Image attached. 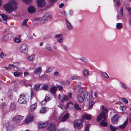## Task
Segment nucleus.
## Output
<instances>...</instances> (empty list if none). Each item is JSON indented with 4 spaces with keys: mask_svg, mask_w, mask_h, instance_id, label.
<instances>
[{
    "mask_svg": "<svg viewBox=\"0 0 131 131\" xmlns=\"http://www.w3.org/2000/svg\"><path fill=\"white\" fill-rule=\"evenodd\" d=\"M17 4L15 0H11L9 3H6L4 5V9L8 12L11 13L13 10L16 9Z\"/></svg>",
    "mask_w": 131,
    "mask_h": 131,
    "instance_id": "obj_1",
    "label": "nucleus"
},
{
    "mask_svg": "<svg viewBox=\"0 0 131 131\" xmlns=\"http://www.w3.org/2000/svg\"><path fill=\"white\" fill-rule=\"evenodd\" d=\"M102 119H103V120L100 122V125L103 126H107V123L105 121L106 118L105 113L103 111H102V112L99 114L97 118V120L98 122H100Z\"/></svg>",
    "mask_w": 131,
    "mask_h": 131,
    "instance_id": "obj_2",
    "label": "nucleus"
},
{
    "mask_svg": "<svg viewBox=\"0 0 131 131\" xmlns=\"http://www.w3.org/2000/svg\"><path fill=\"white\" fill-rule=\"evenodd\" d=\"M23 118V117L19 115H16L14 117L12 120L13 124H17Z\"/></svg>",
    "mask_w": 131,
    "mask_h": 131,
    "instance_id": "obj_3",
    "label": "nucleus"
},
{
    "mask_svg": "<svg viewBox=\"0 0 131 131\" xmlns=\"http://www.w3.org/2000/svg\"><path fill=\"white\" fill-rule=\"evenodd\" d=\"M82 119H76L74 121V126L75 128L80 129L82 127Z\"/></svg>",
    "mask_w": 131,
    "mask_h": 131,
    "instance_id": "obj_4",
    "label": "nucleus"
},
{
    "mask_svg": "<svg viewBox=\"0 0 131 131\" xmlns=\"http://www.w3.org/2000/svg\"><path fill=\"white\" fill-rule=\"evenodd\" d=\"M27 99L25 94L22 93L20 95L18 102L20 104H25L27 103Z\"/></svg>",
    "mask_w": 131,
    "mask_h": 131,
    "instance_id": "obj_5",
    "label": "nucleus"
},
{
    "mask_svg": "<svg viewBox=\"0 0 131 131\" xmlns=\"http://www.w3.org/2000/svg\"><path fill=\"white\" fill-rule=\"evenodd\" d=\"M52 17L51 15L47 13L44 15L42 18L41 21L44 23L47 21L49 18H52Z\"/></svg>",
    "mask_w": 131,
    "mask_h": 131,
    "instance_id": "obj_6",
    "label": "nucleus"
},
{
    "mask_svg": "<svg viewBox=\"0 0 131 131\" xmlns=\"http://www.w3.org/2000/svg\"><path fill=\"white\" fill-rule=\"evenodd\" d=\"M37 4L38 7H43L46 5V3L45 0H37Z\"/></svg>",
    "mask_w": 131,
    "mask_h": 131,
    "instance_id": "obj_7",
    "label": "nucleus"
},
{
    "mask_svg": "<svg viewBox=\"0 0 131 131\" xmlns=\"http://www.w3.org/2000/svg\"><path fill=\"white\" fill-rule=\"evenodd\" d=\"M34 118V117L33 115L31 114H29L27 116L25 120V122L28 123L32 121Z\"/></svg>",
    "mask_w": 131,
    "mask_h": 131,
    "instance_id": "obj_8",
    "label": "nucleus"
},
{
    "mask_svg": "<svg viewBox=\"0 0 131 131\" xmlns=\"http://www.w3.org/2000/svg\"><path fill=\"white\" fill-rule=\"evenodd\" d=\"M27 50V45L25 43L22 44L20 47V52L23 53L25 52Z\"/></svg>",
    "mask_w": 131,
    "mask_h": 131,
    "instance_id": "obj_9",
    "label": "nucleus"
},
{
    "mask_svg": "<svg viewBox=\"0 0 131 131\" xmlns=\"http://www.w3.org/2000/svg\"><path fill=\"white\" fill-rule=\"evenodd\" d=\"M48 129L49 131H56V128L55 125L52 123L49 125Z\"/></svg>",
    "mask_w": 131,
    "mask_h": 131,
    "instance_id": "obj_10",
    "label": "nucleus"
},
{
    "mask_svg": "<svg viewBox=\"0 0 131 131\" xmlns=\"http://www.w3.org/2000/svg\"><path fill=\"white\" fill-rule=\"evenodd\" d=\"M66 26L68 29L70 30H72L73 29V27L72 24L66 18Z\"/></svg>",
    "mask_w": 131,
    "mask_h": 131,
    "instance_id": "obj_11",
    "label": "nucleus"
},
{
    "mask_svg": "<svg viewBox=\"0 0 131 131\" xmlns=\"http://www.w3.org/2000/svg\"><path fill=\"white\" fill-rule=\"evenodd\" d=\"M49 124L48 122H47L44 123H40L38 124L39 128L40 129L46 127Z\"/></svg>",
    "mask_w": 131,
    "mask_h": 131,
    "instance_id": "obj_12",
    "label": "nucleus"
},
{
    "mask_svg": "<svg viewBox=\"0 0 131 131\" xmlns=\"http://www.w3.org/2000/svg\"><path fill=\"white\" fill-rule=\"evenodd\" d=\"M19 64V63H15L14 64H13V65H10V66H12L14 71H20V69L18 67Z\"/></svg>",
    "mask_w": 131,
    "mask_h": 131,
    "instance_id": "obj_13",
    "label": "nucleus"
},
{
    "mask_svg": "<svg viewBox=\"0 0 131 131\" xmlns=\"http://www.w3.org/2000/svg\"><path fill=\"white\" fill-rule=\"evenodd\" d=\"M82 96V95H81L80 93H77V98L78 101L80 103H82L84 101L83 99Z\"/></svg>",
    "mask_w": 131,
    "mask_h": 131,
    "instance_id": "obj_14",
    "label": "nucleus"
},
{
    "mask_svg": "<svg viewBox=\"0 0 131 131\" xmlns=\"http://www.w3.org/2000/svg\"><path fill=\"white\" fill-rule=\"evenodd\" d=\"M0 15L2 18L3 20L4 21V23L5 24H7L6 20L8 19H9V18L7 15L4 14H0Z\"/></svg>",
    "mask_w": 131,
    "mask_h": 131,
    "instance_id": "obj_15",
    "label": "nucleus"
},
{
    "mask_svg": "<svg viewBox=\"0 0 131 131\" xmlns=\"http://www.w3.org/2000/svg\"><path fill=\"white\" fill-rule=\"evenodd\" d=\"M55 37L57 38V41L59 43L62 42V36L61 34L57 35H55Z\"/></svg>",
    "mask_w": 131,
    "mask_h": 131,
    "instance_id": "obj_16",
    "label": "nucleus"
},
{
    "mask_svg": "<svg viewBox=\"0 0 131 131\" xmlns=\"http://www.w3.org/2000/svg\"><path fill=\"white\" fill-rule=\"evenodd\" d=\"M27 10L28 12L30 13H35L36 11L35 8L32 6H30Z\"/></svg>",
    "mask_w": 131,
    "mask_h": 131,
    "instance_id": "obj_17",
    "label": "nucleus"
},
{
    "mask_svg": "<svg viewBox=\"0 0 131 131\" xmlns=\"http://www.w3.org/2000/svg\"><path fill=\"white\" fill-rule=\"evenodd\" d=\"M41 67H39L36 68L34 71V73L36 74H40L41 73L42 70Z\"/></svg>",
    "mask_w": 131,
    "mask_h": 131,
    "instance_id": "obj_18",
    "label": "nucleus"
},
{
    "mask_svg": "<svg viewBox=\"0 0 131 131\" xmlns=\"http://www.w3.org/2000/svg\"><path fill=\"white\" fill-rule=\"evenodd\" d=\"M84 99L85 100H88L89 99L90 95L89 93L87 92H84L83 94Z\"/></svg>",
    "mask_w": 131,
    "mask_h": 131,
    "instance_id": "obj_19",
    "label": "nucleus"
},
{
    "mask_svg": "<svg viewBox=\"0 0 131 131\" xmlns=\"http://www.w3.org/2000/svg\"><path fill=\"white\" fill-rule=\"evenodd\" d=\"M128 119H127L122 125L119 126V127L121 129L125 128L128 124Z\"/></svg>",
    "mask_w": 131,
    "mask_h": 131,
    "instance_id": "obj_20",
    "label": "nucleus"
},
{
    "mask_svg": "<svg viewBox=\"0 0 131 131\" xmlns=\"http://www.w3.org/2000/svg\"><path fill=\"white\" fill-rule=\"evenodd\" d=\"M118 119V116L117 115H115L111 119L112 122L114 124L115 123Z\"/></svg>",
    "mask_w": 131,
    "mask_h": 131,
    "instance_id": "obj_21",
    "label": "nucleus"
},
{
    "mask_svg": "<svg viewBox=\"0 0 131 131\" xmlns=\"http://www.w3.org/2000/svg\"><path fill=\"white\" fill-rule=\"evenodd\" d=\"M81 79V78L79 76L75 75L72 76L70 77V79L72 80H80Z\"/></svg>",
    "mask_w": 131,
    "mask_h": 131,
    "instance_id": "obj_22",
    "label": "nucleus"
},
{
    "mask_svg": "<svg viewBox=\"0 0 131 131\" xmlns=\"http://www.w3.org/2000/svg\"><path fill=\"white\" fill-rule=\"evenodd\" d=\"M57 90V88L56 86H53L51 88L50 92L51 93L55 94Z\"/></svg>",
    "mask_w": 131,
    "mask_h": 131,
    "instance_id": "obj_23",
    "label": "nucleus"
},
{
    "mask_svg": "<svg viewBox=\"0 0 131 131\" xmlns=\"http://www.w3.org/2000/svg\"><path fill=\"white\" fill-rule=\"evenodd\" d=\"M83 117L84 119L90 120L91 118V115L87 114H84L83 116Z\"/></svg>",
    "mask_w": 131,
    "mask_h": 131,
    "instance_id": "obj_24",
    "label": "nucleus"
},
{
    "mask_svg": "<svg viewBox=\"0 0 131 131\" xmlns=\"http://www.w3.org/2000/svg\"><path fill=\"white\" fill-rule=\"evenodd\" d=\"M10 35V34H8L2 37V39L3 41H4L7 40L9 38V37Z\"/></svg>",
    "mask_w": 131,
    "mask_h": 131,
    "instance_id": "obj_25",
    "label": "nucleus"
},
{
    "mask_svg": "<svg viewBox=\"0 0 131 131\" xmlns=\"http://www.w3.org/2000/svg\"><path fill=\"white\" fill-rule=\"evenodd\" d=\"M28 19H25L24 20L22 23V25L25 26L26 27H29V25L27 24V23L28 21Z\"/></svg>",
    "mask_w": 131,
    "mask_h": 131,
    "instance_id": "obj_26",
    "label": "nucleus"
},
{
    "mask_svg": "<svg viewBox=\"0 0 131 131\" xmlns=\"http://www.w3.org/2000/svg\"><path fill=\"white\" fill-rule=\"evenodd\" d=\"M45 48L49 51H51L52 50V49L50 45L48 43H47L45 45Z\"/></svg>",
    "mask_w": 131,
    "mask_h": 131,
    "instance_id": "obj_27",
    "label": "nucleus"
},
{
    "mask_svg": "<svg viewBox=\"0 0 131 131\" xmlns=\"http://www.w3.org/2000/svg\"><path fill=\"white\" fill-rule=\"evenodd\" d=\"M69 114L68 113H67L65 114L64 116L62 118L61 120L63 122L65 121L67 118H69Z\"/></svg>",
    "mask_w": 131,
    "mask_h": 131,
    "instance_id": "obj_28",
    "label": "nucleus"
},
{
    "mask_svg": "<svg viewBox=\"0 0 131 131\" xmlns=\"http://www.w3.org/2000/svg\"><path fill=\"white\" fill-rule=\"evenodd\" d=\"M37 106V104L35 103L30 106V110L31 112L33 111L36 108Z\"/></svg>",
    "mask_w": 131,
    "mask_h": 131,
    "instance_id": "obj_29",
    "label": "nucleus"
},
{
    "mask_svg": "<svg viewBox=\"0 0 131 131\" xmlns=\"http://www.w3.org/2000/svg\"><path fill=\"white\" fill-rule=\"evenodd\" d=\"M16 108V105L14 102H12L11 103L10 107V110H14Z\"/></svg>",
    "mask_w": 131,
    "mask_h": 131,
    "instance_id": "obj_30",
    "label": "nucleus"
},
{
    "mask_svg": "<svg viewBox=\"0 0 131 131\" xmlns=\"http://www.w3.org/2000/svg\"><path fill=\"white\" fill-rule=\"evenodd\" d=\"M123 25L122 23H117L116 25V27L117 29H121L123 27Z\"/></svg>",
    "mask_w": 131,
    "mask_h": 131,
    "instance_id": "obj_31",
    "label": "nucleus"
},
{
    "mask_svg": "<svg viewBox=\"0 0 131 131\" xmlns=\"http://www.w3.org/2000/svg\"><path fill=\"white\" fill-rule=\"evenodd\" d=\"M80 59L84 63H87L88 62L87 59L85 57H82L80 58Z\"/></svg>",
    "mask_w": 131,
    "mask_h": 131,
    "instance_id": "obj_32",
    "label": "nucleus"
},
{
    "mask_svg": "<svg viewBox=\"0 0 131 131\" xmlns=\"http://www.w3.org/2000/svg\"><path fill=\"white\" fill-rule=\"evenodd\" d=\"M35 56L34 54L31 55L27 57V59L30 61H33L35 59Z\"/></svg>",
    "mask_w": 131,
    "mask_h": 131,
    "instance_id": "obj_33",
    "label": "nucleus"
},
{
    "mask_svg": "<svg viewBox=\"0 0 131 131\" xmlns=\"http://www.w3.org/2000/svg\"><path fill=\"white\" fill-rule=\"evenodd\" d=\"M68 100V96L64 95L62 99L61 100V101L62 102H64L67 101Z\"/></svg>",
    "mask_w": 131,
    "mask_h": 131,
    "instance_id": "obj_34",
    "label": "nucleus"
},
{
    "mask_svg": "<svg viewBox=\"0 0 131 131\" xmlns=\"http://www.w3.org/2000/svg\"><path fill=\"white\" fill-rule=\"evenodd\" d=\"M40 84H38L35 85L34 87V89L36 91L39 90L40 87Z\"/></svg>",
    "mask_w": 131,
    "mask_h": 131,
    "instance_id": "obj_35",
    "label": "nucleus"
},
{
    "mask_svg": "<svg viewBox=\"0 0 131 131\" xmlns=\"http://www.w3.org/2000/svg\"><path fill=\"white\" fill-rule=\"evenodd\" d=\"M54 68L53 67H52L49 68L46 71L47 73H49L54 70Z\"/></svg>",
    "mask_w": 131,
    "mask_h": 131,
    "instance_id": "obj_36",
    "label": "nucleus"
},
{
    "mask_svg": "<svg viewBox=\"0 0 131 131\" xmlns=\"http://www.w3.org/2000/svg\"><path fill=\"white\" fill-rule=\"evenodd\" d=\"M101 75L105 78H108L109 77L108 74L105 72H101Z\"/></svg>",
    "mask_w": 131,
    "mask_h": 131,
    "instance_id": "obj_37",
    "label": "nucleus"
},
{
    "mask_svg": "<svg viewBox=\"0 0 131 131\" xmlns=\"http://www.w3.org/2000/svg\"><path fill=\"white\" fill-rule=\"evenodd\" d=\"M83 74L85 76H87L89 74L88 71L86 69H85L83 70Z\"/></svg>",
    "mask_w": 131,
    "mask_h": 131,
    "instance_id": "obj_38",
    "label": "nucleus"
},
{
    "mask_svg": "<svg viewBox=\"0 0 131 131\" xmlns=\"http://www.w3.org/2000/svg\"><path fill=\"white\" fill-rule=\"evenodd\" d=\"M6 106V104L4 102H3L0 104V108L1 109L5 108Z\"/></svg>",
    "mask_w": 131,
    "mask_h": 131,
    "instance_id": "obj_39",
    "label": "nucleus"
},
{
    "mask_svg": "<svg viewBox=\"0 0 131 131\" xmlns=\"http://www.w3.org/2000/svg\"><path fill=\"white\" fill-rule=\"evenodd\" d=\"M74 107L77 110H81V108L80 107L78 104L75 103L74 105Z\"/></svg>",
    "mask_w": 131,
    "mask_h": 131,
    "instance_id": "obj_40",
    "label": "nucleus"
},
{
    "mask_svg": "<svg viewBox=\"0 0 131 131\" xmlns=\"http://www.w3.org/2000/svg\"><path fill=\"white\" fill-rule=\"evenodd\" d=\"M110 127L111 131H115L118 128L113 126L112 125H110Z\"/></svg>",
    "mask_w": 131,
    "mask_h": 131,
    "instance_id": "obj_41",
    "label": "nucleus"
},
{
    "mask_svg": "<svg viewBox=\"0 0 131 131\" xmlns=\"http://www.w3.org/2000/svg\"><path fill=\"white\" fill-rule=\"evenodd\" d=\"M46 111V108L44 107H42L40 111V113H45Z\"/></svg>",
    "mask_w": 131,
    "mask_h": 131,
    "instance_id": "obj_42",
    "label": "nucleus"
},
{
    "mask_svg": "<svg viewBox=\"0 0 131 131\" xmlns=\"http://www.w3.org/2000/svg\"><path fill=\"white\" fill-rule=\"evenodd\" d=\"M6 55L5 53L4 52H2L0 54V57L2 58H3L5 57Z\"/></svg>",
    "mask_w": 131,
    "mask_h": 131,
    "instance_id": "obj_43",
    "label": "nucleus"
},
{
    "mask_svg": "<svg viewBox=\"0 0 131 131\" xmlns=\"http://www.w3.org/2000/svg\"><path fill=\"white\" fill-rule=\"evenodd\" d=\"M10 65H13V64H9L8 67H5V68L7 70H10L12 69V66H10Z\"/></svg>",
    "mask_w": 131,
    "mask_h": 131,
    "instance_id": "obj_44",
    "label": "nucleus"
},
{
    "mask_svg": "<svg viewBox=\"0 0 131 131\" xmlns=\"http://www.w3.org/2000/svg\"><path fill=\"white\" fill-rule=\"evenodd\" d=\"M102 108L103 111H105L106 113L108 112V109L106 107H105L104 106H102Z\"/></svg>",
    "mask_w": 131,
    "mask_h": 131,
    "instance_id": "obj_45",
    "label": "nucleus"
},
{
    "mask_svg": "<svg viewBox=\"0 0 131 131\" xmlns=\"http://www.w3.org/2000/svg\"><path fill=\"white\" fill-rule=\"evenodd\" d=\"M120 108L123 111H124L126 110V107L123 106H121Z\"/></svg>",
    "mask_w": 131,
    "mask_h": 131,
    "instance_id": "obj_46",
    "label": "nucleus"
},
{
    "mask_svg": "<svg viewBox=\"0 0 131 131\" xmlns=\"http://www.w3.org/2000/svg\"><path fill=\"white\" fill-rule=\"evenodd\" d=\"M93 102L91 101L89 103V108L90 109L92 108V107L93 105Z\"/></svg>",
    "mask_w": 131,
    "mask_h": 131,
    "instance_id": "obj_47",
    "label": "nucleus"
},
{
    "mask_svg": "<svg viewBox=\"0 0 131 131\" xmlns=\"http://www.w3.org/2000/svg\"><path fill=\"white\" fill-rule=\"evenodd\" d=\"M23 2L26 4H27L32 1V0H23Z\"/></svg>",
    "mask_w": 131,
    "mask_h": 131,
    "instance_id": "obj_48",
    "label": "nucleus"
},
{
    "mask_svg": "<svg viewBox=\"0 0 131 131\" xmlns=\"http://www.w3.org/2000/svg\"><path fill=\"white\" fill-rule=\"evenodd\" d=\"M14 41L17 43H19L20 41V39L18 37L14 39Z\"/></svg>",
    "mask_w": 131,
    "mask_h": 131,
    "instance_id": "obj_49",
    "label": "nucleus"
},
{
    "mask_svg": "<svg viewBox=\"0 0 131 131\" xmlns=\"http://www.w3.org/2000/svg\"><path fill=\"white\" fill-rule=\"evenodd\" d=\"M48 87V85L46 84H45L42 86V89L45 90H46L47 89Z\"/></svg>",
    "mask_w": 131,
    "mask_h": 131,
    "instance_id": "obj_50",
    "label": "nucleus"
},
{
    "mask_svg": "<svg viewBox=\"0 0 131 131\" xmlns=\"http://www.w3.org/2000/svg\"><path fill=\"white\" fill-rule=\"evenodd\" d=\"M31 97H35V94L34 93V92L32 90H31Z\"/></svg>",
    "mask_w": 131,
    "mask_h": 131,
    "instance_id": "obj_51",
    "label": "nucleus"
},
{
    "mask_svg": "<svg viewBox=\"0 0 131 131\" xmlns=\"http://www.w3.org/2000/svg\"><path fill=\"white\" fill-rule=\"evenodd\" d=\"M120 83L121 84V86L122 88L125 89L127 88L126 86L124 83L122 82H120Z\"/></svg>",
    "mask_w": 131,
    "mask_h": 131,
    "instance_id": "obj_52",
    "label": "nucleus"
},
{
    "mask_svg": "<svg viewBox=\"0 0 131 131\" xmlns=\"http://www.w3.org/2000/svg\"><path fill=\"white\" fill-rule=\"evenodd\" d=\"M123 7H122L120 10L119 12V14L122 17L123 16Z\"/></svg>",
    "mask_w": 131,
    "mask_h": 131,
    "instance_id": "obj_53",
    "label": "nucleus"
},
{
    "mask_svg": "<svg viewBox=\"0 0 131 131\" xmlns=\"http://www.w3.org/2000/svg\"><path fill=\"white\" fill-rule=\"evenodd\" d=\"M83 92V89L82 88H80L79 90V92L78 93H80L81 95H82V93Z\"/></svg>",
    "mask_w": 131,
    "mask_h": 131,
    "instance_id": "obj_54",
    "label": "nucleus"
},
{
    "mask_svg": "<svg viewBox=\"0 0 131 131\" xmlns=\"http://www.w3.org/2000/svg\"><path fill=\"white\" fill-rule=\"evenodd\" d=\"M41 19V18L40 17H35L33 19V20H36V21H39Z\"/></svg>",
    "mask_w": 131,
    "mask_h": 131,
    "instance_id": "obj_55",
    "label": "nucleus"
},
{
    "mask_svg": "<svg viewBox=\"0 0 131 131\" xmlns=\"http://www.w3.org/2000/svg\"><path fill=\"white\" fill-rule=\"evenodd\" d=\"M14 75L16 77H18L20 75V73L19 72H15L14 73Z\"/></svg>",
    "mask_w": 131,
    "mask_h": 131,
    "instance_id": "obj_56",
    "label": "nucleus"
},
{
    "mask_svg": "<svg viewBox=\"0 0 131 131\" xmlns=\"http://www.w3.org/2000/svg\"><path fill=\"white\" fill-rule=\"evenodd\" d=\"M122 101L125 102L126 104H127L128 103V101L127 100L124 98H123L122 99Z\"/></svg>",
    "mask_w": 131,
    "mask_h": 131,
    "instance_id": "obj_57",
    "label": "nucleus"
},
{
    "mask_svg": "<svg viewBox=\"0 0 131 131\" xmlns=\"http://www.w3.org/2000/svg\"><path fill=\"white\" fill-rule=\"evenodd\" d=\"M126 8L128 10L129 14H131V8L127 7Z\"/></svg>",
    "mask_w": 131,
    "mask_h": 131,
    "instance_id": "obj_58",
    "label": "nucleus"
},
{
    "mask_svg": "<svg viewBox=\"0 0 131 131\" xmlns=\"http://www.w3.org/2000/svg\"><path fill=\"white\" fill-rule=\"evenodd\" d=\"M57 86L60 90H61L63 88L62 86L59 85L57 84Z\"/></svg>",
    "mask_w": 131,
    "mask_h": 131,
    "instance_id": "obj_59",
    "label": "nucleus"
},
{
    "mask_svg": "<svg viewBox=\"0 0 131 131\" xmlns=\"http://www.w3.org/2000/svg\"><path fill=\"white\" fill-rule=\"evenodd\" d=\"M50 99L49 97H48V96L47 95H46V97L45 99H44L47 102Z\"/></svg>",
    "mask_w": 131,
    "mask_h": 131,
    "instance_id": "obj_60",
    "label": "nucleus"
},
{
    "mask_svg": "<svg viewBox=\"0 0 131 131\" xmlns=\"http://www.w3.org/2000/svg\"><path fill=\"white\" fill-rule=\"evenodd\" d=\"M116 6H118L120 5V0H116Z\"/></svg>",
    "mask_w": 131,
    "mask_h": 131,
    "instance_id": "obj_61",
    "label": "nucleus"
},
{
    "mask_svg": "<svg viewBox=\"0 0 131 131\" xmlns=\"http://www.w3.org/2000/svg\"><path fill=\"white\" fill-rule=\"evenodd\" d=\"M63 48L66 51H67L68 50V48L67 46L63 45L62 46Z\"/></svg>",
    "mask_w": 131,
    "mask_h": 131,
    "instance_id": "obj_62",
    "label": "nucleus"
},
{
    "mask_svg": "<svg viewBox=\"0 0 131 131\" xmlns=\"http://www.w3.org/2000/svg\"><path fill=\"white\" fill-rule=\"evenodd\" d=\"M47 77V75L46 74H44L42 75L41 77V78L42 79H44L46 78Z\"/></svg>",
    "mask_w": 131,
    "mask_h": 131,
    "instance_id": "obj_63",
    "label": "nucleus"
},
{
    "mask_svg": "<svg viewBox=\"0 0 131 131\" xmlns=\"http://www.w3.org/2000/svg\"><path fill=\"white\" fill-rule=\"evenodd\" d=\"M58 107L61 108L63 110V106L62 104H60L58 105Z\"/></svg>",
    "mask_w": 131,
    "mask_h": 131,
    "instance_id": "obj_64",
    "label": "nucleus"
}]
</instances>
